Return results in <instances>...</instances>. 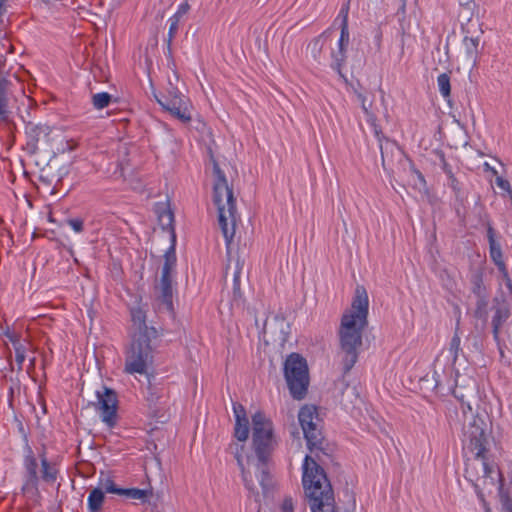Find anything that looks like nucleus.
<instances>
[{
  "label": "nucleus",
  "instance_id": "f257e3e1",
  "mask_svg": "<svg viewBox=\"0 0 512 512\" xmlns=\"http://www.w3.org/2000/svg\"><path fill=\"white\" fill-rule=\"evenodd\" d=\"M252 450H248L245 442L236 448L235 458L241 472L242 482L251 493L257 491V483L265 491L269 474L267 462L277 446V437L271 419L258 411L252 415Z\"/></svg>",
  "mask_w": 512,
  "mask_h": 512
},
{
  "label": "nucleus",
  "instance_id": "f03ea898",
  "mask_svg": "<svg viewBox=\"0 0 512 512\" xmlns=\"http://www.w3.org/2000/svg\"><path fill=\"white\" fill-rule=\"evenodd\" d=\"M368 312V293L363 286L358 285L355 288L350 307L342 314L338 329L339 357L345 372L350 371L358 360L363 332L368 324Z\"/></svg>",
  "mask_w": 512,
  "mask_h": 512
},
{
  "label": "nucleus",
  "instance_id": "7ed1b4c3",
  "mask_svg": "<svg viewBox=\"0 0 512 512\" xmlns=\"http://www.w3.org/2000/svg\"><path fill=\"white\" fill-rule=\"evenodd\" d=\"M130 313L131 345L126 354L124 371L131 375H144L153 363L152 341L159 334L155 327L146 324V313L141 307L132 308Z\"/></svg>",
  "mask_w": 512,
  "mask_h": 512
},
{
  "label": "nucleus",
  "instance_id": "20e7f679",
  "mask_svg": "<svg viewBox=\"0 0 512 512\" xmlns=\"http://www.w3.org/2000/svg\"><path fill=\"white\" fill-rule=\"evenodd\" d=\"M302 485L311 512H336L334 493L327 475L308 455L302 463Z\"/></svg>",
  "mask_w": 512,
  "mask_h": 512
},
{
  "label": "nucleus",
  "instance_id": "39448f33",
  "mask_svg": "<svg viewBox=\"0 0 512 512\" xmlns=\"http://www.w3.org/2000/svg\"><path fill=\"white\" fill-rule=\"evenodd\" d=\"M23 468L22 491L29 497L37 496L40 480L54 483L59 473L56 462L48 460L44 449L34 452L29 446L24 450Z\"/></svg>",
  "mask_w": 512,
  "mask_h": 512
},
{
  "label": "nucleus",
  "instance_id": "423d86ee",
  "mask_svg": "<svg viewBox=\"0 0 512 512\" xmlns=\"http://www.w3.org/2000/svg\"><path fill=\"white\" fill-rule=\"evenodd\" d=\"M213 200L218 209L219 225L227 243H230L235 234L237 215L233 192L229 188L224 175L216 169Z\"/></svg>",
  "mask_w": 512,
  "mask_h": 512
},
{
  "label": "nucleus",
  "instance_id": "0eeeda50",
  "mask_svg": "<svg viewBox=\"0 0 512 512\" xmlns=\"http://www.w3.org/2000/svg\"><path fill=\"white\" fill-rule=\"evenodd\" d=\"M284 375L293 398L302 399L309 384L306 360L299 354H290L284 364Z\"/></svg>",
  "mask_w": 512,
  "mask_h": 512
},
{
  "label": "nucleus",
  "instance_id": "6e6552de",
  "mask_svg": "<svg viewBox=\"0 0 512 512\" xmlns=\"http://www.w3.org/2000/svg\"><path fill=\"white\" fill-rule=\"evenodd\" d=\"M486 423L476 415L468 418L463 427V449L475 458H481L485 452Z\"/></svg>",
  "mask_w": 512,
  "mask_h": 512
},
{
  "label": "nucleus",
  "instance_id": "1a4fd4ad",
  "mask_svg": "<svg viewBox=\"0 0 512 512\" xmlns=\"http://www.w3.org/2000/svg\"><path fill=\"white\" fill-rule=\"evenodd\" d=\"M96 409L100 414L102 422L109 428L115 426L117 422L118 399L114 390L103 387L96 391Z\"/></svg>",
  "mask_w": 512,
  "mask_h": 512
},
{
  "label": "nucleus",
  "instance_id": "9d476101",
  "mask_svg": "<svg viewBox=\"0 0 512 512\" xmlns=\"http://www.w3.org/2000/svg\"><path fill=\"white\" fill-rule=\"evenodd\" d=\"M299 423L309 446H315L319 441L320 432L317 428L318 414L313 405L303 406L298 414Z\"/></svg>",
  "mask_w": 512,
  "mask_h": 512
},
{
  "label": "nucleus",
  "instance_id": "9b49d317",
  "mask_svg": "<svg viewBox=\"0 0 512 512\" xmlns=\"http://www.w3.org/2000/svg\"><path fill=\"white\" fill-rule=\"evenodd\" d=\"M350 43V33L347 22V15L344 16L341 24L340 37L337 41V47L331 53V67L339 76L344 77L342 69L345 65L347 58V49Z\"/></svg>",
  "mask_w": 512,
  "mask_h": 512
},
{
  "label": "nucleus",
  "instance_id": "f8f14e48",
  "mask_svg": "<svg viewBox=\"0 0 512 512\" xmlns=\"http://www.w3.org/2000/svg\"><path fill=\"white\" fill-rule=\"evenodd\" d=\"M157 101L166 111L181 122L188 123L191 120L190 102L180 94L175 93L169 99L157 98Z\"/></svg>",
  "mask_w": 512,
  "mask_h": 512
},
{
  "label": "nucleus",
  "instance_id": "ddd939ff",
  "mask_svg": "<svg viewBox=\"0 0 512 512\" xmlns=\"http://www.w3.org/2000/svg\"><path fill=\"white\" fill-rule=\"evenodd\" d=\"M25 133L27 136L26 150L30 154H35L38 151V142L50 135L51 128L46 124L30 122L26 125Z\"/></svg>",
  "mask_w": 512,
  "mask_h": 512
},
{
  "label": "nucleus",
  "instance_id": "4468645a",
  "mask_svg": "<svg viewBox=\"0 0 512 512\" xmlns=\"http://www.w3.org/2000/svg\"><path fill=\"white\" fill-rule=\"evenodd\" d=\"M233 413L235 417L234 436L240 442H246L249 437V420L246 410L241 404H233Z\"/></svg>",
  "mask_w": 512,
  "mask_h": 512
},
{
  "label": "nucleus",
  "instance_id": "2eb2a0df",
  "mask_svg": "<svg viewBox=\"0 0 512 512\" xmlns=\"http://www.w3.org/2000/svg\"><path fill=\"white\" fill-rule=\"evenodd\" d=\"M155 213L157 215L158 223L163 230L169 231L174 235V214L167 203H158L155 206Z\"/></svg>",
  "mask_w": 512,
  "mask_h": 512
},
{
  "label": "nucleus",
  "instance_id": "dca6fc26",
  "mask_svg": "<svg viewBox=\"0 0 512 512\" xmlns=\"http://www.w3.org/2000/svg\"><path fill=\"white\" fill-rule=\"evenodd\" d=\"M105 494L101 489L94 488L87 498V507L90 512H100L104 503Z\"/></svg>",
  "mask_w": 512,
  "mask_h": 512
},
{
  "label": "nucleus",
  "instance_id": "f3484780",
  "mask_svg": "<svg viewBox=\"0 0 512 512\" xmlns=\"http://www.w3.org/2000/svg\"><path fill=\"white\" fill-rule=\"evenodd\" d=\"M120 495L145 503L152 496V491L149 489L122 488Z\"/></svg>",
  "mask_w": 512,
  "mask_h": 512
},
{
  "label": "nucleus",
  "instance_id": "a211bd4d",
  "mask_svg": "<svg viewBox=\"0 0 512 512\" xmlns=\"http://www.w3.org/2000/svg\"><path fill=\"white\" fill-rule=\"evenodd\" d=\"M480 39L478 37H464L463 46L468 59L472 60L473 64L477 61L478 46Z\"/></svg>",
  "mask_w": 512,
  "mask_h": 512
},
{
  "label": "nucleus",
  "instance_id": "6ab92c4d",
  "mask_svg": "<svg viewBox=\"0 0 512 512\" xmlns=\"http://www.w3.org/2000/svg\"><path fill=\"white\" fill-rule=\"evenodd\" d=\"M508 316L509 312L506 308H496L495 313L492 317L493 334L495 339H498L499 329L501 325L507 320Z\"/></svg>",
  "mask_w": 512,
  "mask_h": 512
},
{
  "label": "nucleus",
  "instance_id": "aec40b11",
  "mask_svg": "<svg viewBox=\"0 0 512 512\" xmlns=\"http://www.w3.org/2000/svg\"><path fill=\"white\" fill-rule=\"evenodd\" d=\"M98 489H101L103 493H112L120 495L121 489L118 488L114 482V480L110 476L100 477L99 479V487Z\"/></svg>",
  "mask_w": 512,
  "mask_h": 512
},
{
  "label": "nucleus",
  "instance_id": "412c9836",
  "mask_svg": "<svg viewBox=\"0 0 512 512\" xmlns=\"http://www.w3.org/2000/svg\"><path fill=\"white\" fill-rule=\"evenodd\" d=\"M490 257L495 265L500 269H505V263L503 261L502 250L499 243L489 245Z\"/></svg>",
  "mask_w": 512,
  "mask_h": 512
},
{
  "label": "nucleus",
  "instance_id": "4be33fe9",
  "mask_svg": "<svg viewBox=\"0 0 512 512\" xmlns=\"http://www.w3.org/2000/svg\"><path fill=\"white\" fill-rule=\"evenodd\" d=\"M437 86L440 94L444 98H448L451 93L450 76L447 73H442L437 77Z\"/></svg>",
  "mask_w": 512,
  "mask_h": 512
},
{
  "label": "nucleus",
  "instance_id": "5701e85b",
  "mask_svg": "<svg viewBox=\"0 0 512 512\" xmlns=\"http://www.w3.org/2000/svg\"><path fill=\"white\" fill-rule=\"evenodd\" d=\"M162 293L163 297L165 298V301H170L171 298V286L169 281V265L168 263H165L162 271Z\"/></svg>",
  "mask_w": 512,
  "mask_h": 512
},
{
  "label": "nucleus",
  "instance_id": "b1692460",
  "mask_svg": "<svg viewBox=\"0 0 512 512\" xmlns=\"http://www.w3.org/2000/svg\"><path fill=\"white\" fill-rule=\"evenodd\" d=\"M110 101H111V95L106 92L97 93L93 96V105L97 109H103V108L107 107L109 105Z\"/></svg>",
  "mask_w": 512,
  "mask_h": 512
},
{
  "label": "nucleus",
  "instance_id": "393cba45",
  "mask_svg": "<svg viewBox=\"0 0 512 512\" xmlns=\"http://www.w3.org/2000/svg\"><path fill=\"white\" fill-rule=\"evenodd\" d=\"M460 351H461V339H460V336L457 333H455L450 341V346H449V352L452 355L454 361L458 358Z\"/></svg>",
  "mask_w": 512,
  "mask_h": 512
},
{
  "label": "nucleus",
  "instance_id": "a878e982",
  "mask_svg": "<svg viewBox=\"0 0 512 512\" xmlns=\"http://www.w3.org/2000/svg\"><path fill=\"white\" fill-rule=\"evenodd\" d=\"M13 345H14V349H15V360H16L17 364L21 367L26 358L25 346L22 343H20L19 341L14 342Z\"/></svg>",
  "mask_w": 512,
  "mask_h": 512
},
{
  "label": "nucleus",
  "instance_id": "bb28decb",
  "mask_svg": "<svg viewBox=\"0 0 512 512\" xmlns=\"http://www.w3.org/2000/svg\"><path fill=\"white\" fill-rule=\"evenodd\" d=\"M278 512H294V500L291 496H285L281 500Z\"/></svg>",
  "mask_w": 512,
  "mask_h": 512
},
{
  "label": "nucleus",
  "instance_id": "cd10ccee",
  "mask_svg": "<svg viewBox=\"0 0 512 512\" xmlns=\"http://www.w3.org/2000/svg\"><path fill=\"white\" fill-rule=\"evenodd\" d=\"M495 183L502 191L506 192L508 196L512 198V189L508 180L504 179L501 176H497Z\"/></svg>",
  "mask_w": 512,
  "mask_h": 512
},
{
  "label": "nucleus",
  "instance_id": "c85d7f7f",
  "mask_svg": "<svg viewBox=\"0 0 512 512\" xmlns=\"http://www.w3.org/2000/svg\"><path fill=\"white\" fill-rule=\"evenodd\" d=\"M180 20L181 19H179L177 17H174V16H171L168 19V23H169V31H168L169 40H172V38L175 36V34H176L177 30H178V26H179Z\"/></svg>",
  "mask_w": 512,
  "mask_h": 512
},
{
  "label": "nucleus",
  "instance_id": "c756f323",
  "mask_svg": "<svg viewBox=\"0 0 512 512\" xmlns=\"http://www.w3.org/2000/svg\"><path fill=\"white\" fill-rule=\"evenodd\" d=\"M189 10L190 5L188 2H182L178 5L176 12L172 16L181 19L188 13Z\"/></svg>",
  "mask_w": 512,
  "mask_h": 512
},
{
  "label": "nucleus",
  "instance_id": "7c9ffc66",
  "mask_svg": "<svg viewBox=\"0 0 512 512\" xmlns=\"http://www.w3.org/2000/svg\"><path fill=\"white\" fill-rule=\"evenodd\" d=\"M68 225L75 233H81L83 231V220L79 218H73L68 220Z\"/></svg>",
  "mask_w": 512,
  "mask_h": 512
},
{
  "label": "nucleus",
  "instance_id": "2f4dec72",
  "mask_svg": "<svg viewBox=\"0 0 512 512\" xmlns=\"http://www.w3.org/2000/svg\"><path fill=\"white\" fill-rule=\"evenodd\" d=\"M366 122L373 128L374 132L377 133L376 116L371 113L365 116Z\"/></svg>",
  "mask_w": 512,
  "mask_h": 512
},
{
  "label": "nucleus",
  "instance_id": "473e14b6",
  "mask_svg": "<svg viewBox=\"0 0 512 512\" xmlns=\"http://www.w3.org/2000/svg\"><path fill=\"white\" fill-rule=\"evenodd\" d=\"M487 236H488L489 245H491L492 243H493V244L498 243V242L495 240V234H494V230H493V228H492V227H489V228H488Z\"/></svg>",
  "mask_w": 512,
  "mask_h": 512
},
{
  "label": "nucleus",
  "instance_id": "72a5a7b5",
  "mask_svg": "<svg viewBox=\"0 0 512 512\" xmlns=\"http://www.w3.org/2000/svg\"><path fill=\"white\" fill-rule=\"evenodd\" d=\"M361 108H362V111L364 113V115H368V114H371L372 112L370 111L369 107L366 106L365 104V99L363 98L362 99V104H361Z\"/></svg>",
  "mask_w": 512,
  "mask_h": 512
},
{
  "label": "nucleus",
  "instance_id": "f704fd0d",
  "mask_svg": "<svg viewBox=\"0 0 512 512\" xmlns=\"http://www.w3.org/2000/svg\"><path fill=\"white\" fill-rule=\"evenodd\" d=\"M361 108H362V111L364 113V115H368V114H371L372 112L370 111L369 107L366 106L365 104V99L363 98L362 99V104H361Z\"/></svg>",
  "mask_w": 512,
  "mask_h": 512
},
{
  "label": "nucleus",
  "instance_id": "c9c22d12",
  "mask_svg": "<svg viewBox=\"0 0 512 512\" xmlns=\"http://www.w3.org/2000/svg\"><path fill=\"white\" fill-rule=\"evenodd\" d=\"M485 165H486V167H487L489 170H491V172H492L494 175H496V174H497V171H496V169H495V168L490 167L487 163H486Z\"/></svg>",
  "mask_w": 512,
  "mask_h": 512
},
{
  "label": "nucleus",
  "instance_id": "e433bc0d",
  "mask_svg": "<svg viewBox=\"0 0 512 512\" xmlns=\"http://www.w3.org/2000/svg\"><path fill=\"white\" fill-rule=\"evenodd\" d=\"M5 0H0V10H5Z\"/></svg>",
  "mask_w": 512,
  "mask_h": 512
},
{
  "label": "nucleus",
  "instance_id": "4c0bfd02",
  "mask_svg": "<svg viewBox=\"0 0 512 512\" xmlns=\"http://www.w3.org/2000/svg\"><path fill=\"white\" fill-rule=\"evenodd\" d=\"M419 178L424 181L422 174L418 173Z\"/></svg>",
  "mask_w": 512,
  "mask_h": 512
}]
</instances>
